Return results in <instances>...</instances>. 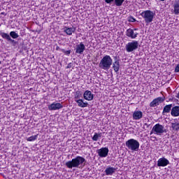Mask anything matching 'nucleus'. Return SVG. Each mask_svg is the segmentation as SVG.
Masks as SVG:
<instances>
[{"instance_id": "obj_34", "label": "nucleus", "mask_w": 179, "mask_h": 179, "mask_svg": "<svg viewBox=\"0 0 179 179\" xmlns=\"http://www.w3.org/2000/svg\"><path fill=\"white\" fill-rule=\"evenodd\" d=\"M145 127H146V128H149V124H148V123H145Z\"/></svg>"}, {"instance_id": "obj_17", "label": "nucleus", "mask_w": 179, "mask_h": 179, "mask_svg": "<svg viewBox=\"0 0 179 179\" xmlns=\"http://www.w3.org/2000/svg\"><path fill=\"white\" fill-rule=\"evenodd\" d=\"M172 117H178L179 116V106H174L171 112Z\"/></svg>"}, {"instance_id": "obj_23", "label": "nucleus", "mask_w": 179, "mask_h": 179, "mask_svg": "<svg viewBox=\"0 0 179 179\" xmlns=\"http://www.w3.org/2000/svg\"><path fill=\"white\" fill-rule=\"evenodd\" d=\"M99 138H101V133H94V135L92 137V141L97 142L99 141Z\"/></svg>"}, {"instance_id": "obj_37", "label": "nucleus", "mask_w": 179, "mask_h": 179, "mask_svg": "<svg viewBox=\"0 0 179 179\" xmlns=\"http://www.w3.org/2000/svg\"><path fill=\"white\" fill-rule=\"evenodd\" d=\"M1 62H0V65H1Z\"/></svg>"}, {"instance_id": "obj_32", "label": "nucleus", "mask_w": 179, "mask_h": 179, "mask_svg": "<svg viewBox=\"0 0 179 179\" xmlns=\"http://www.w3.org/2000/svg\"><path fill=\"white\" fill-rule=\"evenodd\" d=\"M69 68H72V63H69L67 66H66V69H69Z\"/></svg>"}, {"instance_id": "obj_15", "label": "nucleus", "mask_w": 179, "mask_h": 179, "mask_svg": "<svg viewBox=\"0 0 179 179\" xmlns=\"http://www.w3.org/2000/svg\"><path fill=\"white\" fill-rule=\"evenodd\" d=\"M75 101H76L78 106L81 107L82 108H85V107L89 106V103L86 101H83V99H76Z\"/></svg>"}, {"instance_id": "obj_20", "label": "nucleus", "mask_w": 179, "mask_h": 179, "mask_svg": "<svg viewBox=\"0 0 179 179\" xmlns=\"http://www.w3.org/2000/svg\"><path fill=\"white\" fill-rule=\"evenodd\" d=\"M0 36L2 37V38H5L6 40H8V41H12V38H10V36L9 35V34L1 32L0 34Z\"/></svg>"}, {"instance_id": "obj_2", "label": "nucleus", "mask_w": 179, "mask_h": 179, "mask_svg": "<svg viewBox=\"0 0 179 179\" xmlns=\"http://www.w3.org/2000/svg\"><path fill=\"white\" fill-rule=\"evenodd\" d=\"M113 64L111 57L108 55L104 56L99 62V68L101 69H110Z\"/></svg>"}, {"instance_id": "obj_29", "label": "nucleus", "mask_w": 179, "mask_h": 179, "mask_svg": "<svg viewBox=\"0 0 179 179\" xmlns=\"http://www.w3.org/2000/svg\"><path fill=\"white\" fill-rule=\"evenodd\" d=\"M75 100H80V96L79 95V92H76V94L74 96Z\"/></svg>"}, {"instance_id": "obj_24", "label": "nucleus", "mask_w": 179, "mask_h": 179, "mask_svg": "<svg viewBox=\"0 0 179 179\" xmlns=\"http://www.w3.org/2000/svg\"><path fill=\"white\" fill-rule=\"evenodd\" d=\"M105 173L106 176H111L113 174V167L106 168Z\"/></svg>"}, {"instance_id": "obj_27", "label": "nucleus", "mask_w": 179, "mask_h": 179, "mask_svg": "<svg viewBox=\"0 0 179 179\" xmlns=\"http://www.w3.org/2000/svg\"><path fill=\"white\" fill-rule=\"evenodd\" d=\"M123 2H124V0H115V3L116 6H121Z\"/></svg>"}, {"instance_id": "obj_5", "label": "nucleus", "mask_w": 179, "mask_h": 179, "mask_svg": "<svg viewBox=\"0 0 179 179\" xmlns=\"http://www.w3.org/2000/svg\"><path fill=\"white\" fill-rule=\"evenodd\" d=\"M152 132L156 134V135H162V134H164V132H166V129H164V126L160 124H157L152 127L150 134H152Z\"/></svg>"}, {"instance_id": "obj_10", "label": "nucleus", "mask_w": 179, "mask_h": 179, "mask_svg": "<svg viewBox=\"0 0 179 179\" xmlns=\"http://www.w3.org/2000/svg\"><path fill=\"white\" fill-rule=\"evenodd\" d=\"M163 101H164V99H163V97H158L155 99L150 103V106L151 107H157V106H159V104H160V103H163Z\"/></svg>"}, {"instance_id": "obj_21", "label": "nucleus", "mask_w": 179, "mask_h": 179, "mask_svg": "<svg viewBox=\"0 0 179 179\" xmlns=\"http://www.w3.org/2000/svg\"><path fill=\"white\" fill-rule=\"evenodd\" d=\"M171 107H173V104L165 106L163 110V114H164V113H170L171 110Z\"/></svg>"}, {"instance_id": "obj_31", "label": "nucleus", "mask_w": 179, "mask_h": 179, "mask_svg": "<svg viewBox=\"0 0 179 179\" xmlns=\"http://www.w3.org/2000/svg\"><path fill=\"white\" fill-rule=\"evenodd\" d=\"M175 72H179V64L175 68Z\"/></svg>"}, {"instance_id": "obj_3", "label": "nucleus", "mask_w": 179, "mask_h": 179, "mask_svg": "<svg viewBox=\"0 0 179 179\" xmlns=\"http://www.w3.org/2000/svg\"><path fill=\"white\" fill-rule=\"evenodd\" d=\"M126 146L129 150H131L132 152H138L139 150V141L131 138L126 141Z\"/></svg>"}, {"instance_id": "obj_30", "label": "nucleus", "mask_w": 179, "mask_h": 179, "mask_svg": "<svg viewBox=\"0 0 179 179\" xmlns=\"http://www.w3.org/2000/svg\"><path fill=\"white\" fill-rule=\"evenodd\" d=\"M129 22H136V20H135V18L131 17L129 18Z\"/></svg>"}, {"instance_id": "obj_25", "label": "nucleus", "mask_w": 179, "mask_h": 179, "mask_svg": "<svg viewBox=\"0 0 179 179\" xmlns=\"http://www.w3.org/2000/svg\"><path fill=\"white\" fill-rule=\"evenodd\" d=\"M10 36L12 38H17L19 37V34L15 32V31H12L10 32Z\"/></svg>"}, {"instance_id": "obj_9", "label": "nucleus", "mask_w": 179, "mask_h": 179, "mask_svg": "<svg viewBox=\"0 0 179 179\" xmlns=\"http://www.w3.org/2000/svg\"><path fill=\"white\" fill-rule=\"evenodd\" d=\"M83 97L85 100H87V101H92V100L94 99V95L92 94L91 91L86 90L83 94Z\"/></svg>"}, {"instance_id": "obj_4", "label": "nucleus", "mask_w": 179, "mask_h": 179, "mask_svg": "<svg viewBox=\"0 0 179 179\" xmlns=\"http://www.w3.org/2000/svg\"><path fill=\"white\" fill-rule=\"evenodd\" d=\"M155 15L156 14L153 13V11L149 10L143 11L141 13V15L143 17L145 23H152V22H153V19H155Z\"/></svg>"}, {"instance_id": "obj_33", "label": "nucleus", "mask_w": 179, "mask_h": 179, "mask_svg": "<svg viewBox=\"0 0 179 179\" xmlns=\"http://www.w3.org/2000/svg\"><path fill=\"white\" fill-rule=\"evenodd\" d=\"M106 3H110L113 2V0H106Z\"/></svg>"}, {"instance_id": "obj_14", "label": "nucleus", "mask_w": 179, "mask_h": 179, "mask_svg": "<svg viewBox=\"0 0 179 179\" xmlns=\"http://www.w3.org/2000/svg\"><path fill=\"white\" fill-rule=\"evenodd\" d=\"M76 31V28L68 27H65L64 30V33H66L67 36H72L73 33H75Z\"/></svg>"}, {"instance_id": "obj_8", "label": "nucleus", "mask_w": 179, "mask_h": 179, "mask_svg": "<svg viewBox=\"0 0 179 179\" xmlns=\"http://www.w3.org/2000/svg\"><path fill=\"white\" fill-rule=\"evenodd\" d=\"M85 50H86V47L85 46V44L83 43H80V44L77 45L76 48V54H83Z\"/></svg>"}, {"instance_id": "obj_16", "label": "nucleus", "mask_w": 179, "mask_h": 179, "mask_svg": "<svg viewBox=\"0 0 179 179\" xmlns=\"http://www.w3.org/2000/svg\"><path fill=\"white\" fill-rule=\"evenodd\" d=\"M143 116V113L141 110H137L134 112L133 113V118L134 120H141Z\"/></svg>"}, {"instance_id": "obj_22", "label": "nucleus", "mask_w": 179, "mask_h": 179, "mask_svg": "<svg viewBox=\"0 0 179 179\" xmlns=\"http://www.w3.org/2000/svg\"><path fill=\"white\" fill-rule=\"evenodd\" d=\"M37 138H38V134L31 136L27 138V142H34V141H37Z\"/></svg>"}, {"instance_id": "obj_1", "label": "nucleus", "mask_w": 179, "mask_h": 179, "mask_svg": "<svg viewBox=\"0 0 179 179\" xmlns=\"http://www.w3.org/2000/svg\"><path fill=\"white\" fill-rule=\"evenodd\" d=\"M86 159L83 157L77 156L76 158L72 159L71 161L66 162V166L68 169L78 168L80 164H83Z\"/></svg>"}, {"instance_id": "obj_26", "label": "nucleus", "mask_w": 179, "mask_h": 179, "mask_svg": "<svg viewBox=\"0 0 179 179\" xmlns=\"http://www.w3.org/2000/svg\"><path fill=\"white\" fill-rule=\"evenodd\" d=\"M171 128L176 131L179 129V123H171Z\"/></svg>"}, {"instance_id": "obj_13", "label": "nucleus", "mask_w": 179, "mask_h": 179, "mask_svg": "<svg viewBox=\"0 0 179 179\" xmlns=\"http://www.w3.org/2000/svg\"><path fill=\"white\" fill-rule=\"evenodd\" d=\"M126 36L130 37V38H136L138 37V33H135L134 29H129L126 31Z\"/></svg>"}, {"instance_id": "obj_19", "label": "nucleus", "mask_w": 179, "mask_h": 179, "mask_svg": "<svg viewBox=\"0 0 179 179\" xmlns=\"http://www.w3.org/2000/svg\"><path fill=\"white\" fill-rule=\"evenodd\" d=\"M173 8H174L173 12L175 15H178L179 14V0L175 1L173 4Z\"/></svg>"}, {"instance_id": "obj_11", "label": "nucleus", "mask_w": 179, "mask_h": 179, "mask_svg": "<svg viewBox=\"0 0 179 179\" xmlns=\"http://www.w3.org/2000/svg\"><path fill=\"white\" fill-rule=\"evenodd\" d=\"M169 163L170 162L167 159L162 157L158 159L157 166L158 167H166Z\"/></svg>"}, {"instance_id": "obj_12", "label": "nucleus", "mask_w": 179, "mask_h": 179, "mask_svg": "<svg viewBox=\"0 0 179 179\" xmlns=\"http://www.w3.org/2000/svg\"><path fill=\"white\" fill-rule=\"evenodd\" d=\"M98 155L99 156H100V157H107L108 155V148H102L99 149L98 152Z\"/></svg>"}, {"instance_id": "obj_6", "label": "nucleus", "mask_w": 179, "mask_h": 179, "mask_svg": "<svg viewBox=\"0 0 179 179\" xmlns=\"http://www.w3.org/2000/svg\"><path fill=\"white\" fill-rule=\"evenodd\" d=\"M139 46V43L136 41H133L130 43H128L126 45V50L127 52H132V51H135V50H138V47Z\"/></svg>"}, {"instance_id": "obj_35", "label": "nucleus", "mask_w": 179, "mask_h": 179, "mask_svg": "<svg viewBox=\"0 0 179 179\" xmlns=\"http://www.w3.org/2000/svg\"><path fill=\"white\" fill-rule=\"evenodd\" d=\"M159 1H162V2H163V1H166V0H159Z\"/></svg>"}, {"instance_id": "obj_18", "label": "nucleus", "mask_w": 179, "mask_h": 179, "mask_svg": "<svg viewBox=\"0 0 179 179\" xmlns=\"http://www.w3.org/2000/svg\"><path fill=\"white\" fill-rule=\"evenodd\" d=\"M115 62L113 63V69L115 72H118L120 71V59H117V57H115Z\"/></svg>"}, {"instance_id": "obj_36", "label": "nucleus", "mask_w": 179, "mask_h": 179, "mask_svg": "<svg viewBox=\"0 0 179 179\" xmlns=\"http://www.w3.org/2000/svg\"><path fill=\"white\" fill-rule=\"evenodd\" d=\"M56 50H58V47L57 48V49Z\"/></svg>"}, {"instance_id": "obj_28", "label": "nucleus", "mask_w": 179, "mask_h": 179, "mask_svg": "<svg viewBox=\"0 0 179 179\" xmlns=\"http://www.w3.org/2000/svg\"><path fill=\"white\" fill-rule=\"evenodd\" d=\"M62 52H64L65 55H71V50H62Z\"/></svg>"}, {"instance_id": "obj_7", "label": "nucleus", "mask_w": 179, "mask_h": 179, "mask_svg": "<svg viewBox=\"0 0 179 179\" xmlns=\"http://www.w3.org/2000/svg\"><path fill=\"white\" fill-rule=\"evenodd\" d=\"M60 108H64V106L61 104V103H52L48 106V110H50V111H55L60 110Z\"/></svg>"}]
</instances>
